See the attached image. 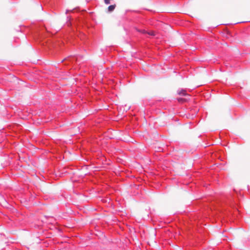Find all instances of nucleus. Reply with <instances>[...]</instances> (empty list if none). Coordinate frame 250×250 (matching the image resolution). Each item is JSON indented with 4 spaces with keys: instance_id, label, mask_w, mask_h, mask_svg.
<instances>
[{
    "instance_id": "obj_1",
    "label": "nucleus",
    "mask_w": 250,
    "mask_h": 250,
    "mask_svg": "<svg viewBox=\"0 0 250 250\" xmlns=\"http://www.w3.org/2000/svg\"><path fill=\"white\" fill-rule=\"evenodd\" d=\"M115 7H116V5L115 4L111 5L109 6L108 7V11L109 12L113 11L114 10Z\"/></svg>"
},
{
    "instance_id": "obj_3",
    "label": "nucleus",
    "mask_w": 250,
    "mask_h": 250,
    "mask_svg": "<svg viewBox=\"0 0 250 250\" xmlns=\"http://www.w3.org/2000/svg\"><path fill=\"white\" fill-rule=\"evenodd\" d=\"M177 100L180 103H183L187 101V99L184 98H178Z\"/></svg>"
},
{
    "instance_id": "obj_4",
    "label": "nucleus",
    "mask_w": 250,
    "mask_h": 250,
    "mask_svg": "<svg viewBox=\"0 0 250 250\" xmlns=\"http://www.w3.org/2000/svg\"><path fill=\"white\" fill-rule=\"evenodd\" d=\"M147 34H148V35H151V36H155V34L153 31L147 32Z\"/></svg>"
},
{
    "instance_id": "obj_5",
    "label": "nucleus",
    "mask_w": 250,
    "mask_h": 250,
    "mask_svg": "<svg viewBox=\"0 0 250 250\" xmlns=\"http://www.w3.org/2000/svg\"><path fill=\"white\" fill-rule=\"evenodd\" d=\"M138 31L139 32H140L143 33V34L147 33V32L146 30H138Z\"/></svg>"
},
{
    "instance_id": "obj_6",
    "label": "nucleus",
    "mask_w": 250,
    "mask_h": 250,
    "mask_svg": "<svg viewBox=\"0 0 250 250\" xmlns=\"http://www.w3.org/2000/svg\"><path fill=\"white\" fill-rule=\"evenodd\" d=\"M104 0V2L106 4H108L109 3H110V0Z\"/></svg>"
},
{
    "instance_id": "obj_2",
    "label": "nucleus",
    "mask_w": 250,
    "mask_h": 250,
    "mask_svg": "<svg viewBox=\"0 0 250 250\" xmlns=\"http://www.w3.org/2000/svg\"><path fill=\"white\" fill-rule=\"evenodd\" d=\"M178 94L179 95H184V96H186L187 95V94L186 93V91L184 90H182V91H180Z\"/></svg>"
}]
</instances>
